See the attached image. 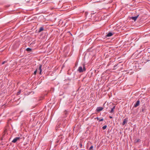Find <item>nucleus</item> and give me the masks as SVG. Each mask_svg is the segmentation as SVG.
Returning a JSON list of instances; mask_svg holds the SVG:
<instances>
[{"label":"nucleus","mask_w":150,"mask_h":150,"mask_svg":"<svg viewBox=\"0 0 150 150\" xmlns=\"http://www.w3.org/2000/svg\"><path fill=\"white\" fill-rule=\"evenodd\" d=\"M9 129V125L8 123L7 124L6 126L4 128V134L3 135V136H4L6 134H8V131Z\"/></svg>","instance_id":"nucleus-1"},{"label":"nucleus","mask_w":150,"mask_h":150,"mask_svg":"<svg viewBox=\"0 0 150 150\" xmlns=\"http://www.w3.org/2000/svg\"><path fill=\"white\" fill-rule=\"evenodd\" d=\"M86 70V69L84 65H83V68H82V67H79L78 69V71H79L80 73H81L85 71Z\"/></svg>","instance_id":"nucleus-2"},{"label":"nucleus","mask_w":150,"mask_h":150,"mask_svg":"<svg viewBox=\"0 0 150 150\" xmlns=\"http://www.w3.org/2000/svg\"><path fill=\"white\" fill-rule=\"evenodd\" d=\"M140 104V100H138L137 101L136 103L134 105V107L135 108H136L138 106H139Z\"/></svg>","instance_id":"nucleus-3"},{"label":"nucleus","mask_w":150,"mask_h":150,"mask_svg":"<svg viewBox=\"0 0 150 150\" xmlns=\"http://www.w3.org/2000/svg\"><path fill=\"white\" fill-rule=\"evenodd\" d=\"M103 109V107H99L97 108L96 111L97 112H98L102 110Z\"/></svg>","instance_id":"nucleus-4"},{"label":"nucleus","mask_w":150,"mask_h":150,"mask_svg":"<svg viewBox=\"0 0 150 150\" xmlns=\"http://www.w3.org/2000/svg\"><path fill=\"white\" fill-rule=\"evenodd\" d=\"M20 139V137H16L12 141V142L13 143H15L17 140Z\"/></svg>","instance_id":"nucleus-5"},{"label":"nucleus","mask_w":150,"mask_h":150,"mask_svg":"<svg viewBox=\"0 0 150 150\" xmlns=\"http://www.w3.org/2000/svg\"><path fill=\"white\" fill-rule=\"evenodd\" d=\"M142 110L140 111L141 112H142V113H144L146 111L145 108L144 107H142L141 108Z\"/></svg>","instance_id":"nucleus-6"},{"label":"nucleus","mask_w":150,"mask_h":150,"mask_svg":"<svg viewBox=\"0 0 150 150\" xmlns=\"http://www.w3.org/2000/svg\"><path fill=\"white\" fill-rule=\"evenodd\" d=\"M42 65L40 64L39 67V69L40 70V74H41V72L42 71Z\"/></svg>","instance_id":"nucleus-7"},{"label":"nucleus","mask_w":150,"mask_h":150,"mask_svg":"<svg viewBox=\"0 0 150 150\" xmlns=\"http://www.w3.org/2000/svg\"><path fill=\"white\" fill-rule=\"evenodd\" d=\"M138 16H139V15H138L137 16L132 17H131V19H132V20H134V21H135L137 20V18Z\"/></svg>","instance_id":"nucleus-8"},{"label":"nucleus","mask_w":150,"mask_h":150,"mask_svg":"<svg viewBox=\"0 0 150 150\" xmlns=\"http://www.w3.org/2000/svg\"><path fill=\"white\" fill-rule=\"evenodd\" d=\"M127 118H125L123 120V121L122 122V125H124L127 122Z\"/></svg>","instance_id":"nucleus-9"},{"label":"nucleus","mask_w":150,"mask_h":150,"mask_svg":"<svg viewBox=\"0 0 150 150\" xmlns=\"http://www.w3.org/2000/svg\"><path fill=\"white\" fill-rule=\"evenodd\" d=\"M113 35L112 33L111 32L109 33L106 35L107 37H110L112 36Z\"/></svg>","instance_id":"nucleus-10"},{"label":"nucleus","mask_w":150,"mask_h":150,"mask_svg":"<svg viewBox=\"0 0 150 150\" xmlns=\"http://www.w3.org/2000/svg\"><path fill=\"white\" fill-rule=\"evenodd\" d=\"M115 106H114L113 108H112L111 110L110 111V113H112L113 112L114 110L115 109Z\"/></svg>","instance_id":"nucleus-11"},{"label":"nucleus","mask_w":150,"mask_h":150,"mask_svg":"<svg viewBox=\"0 0 150 150\" xmlns=\"http://www.w3.org/2000/svg\"><path fill=\"white\" fill-rule=\"evenodd\" d=\"M44 30V28L42 27H41L40 28L39 30L38 31L39 32H40Z\"/></svg>","instance_id":"nucleus-12"},{"label":"nucleus","mask_w":150,"mask_h":150,"mask_svg":"<svg viewBox=\"0 0 150 150\" xmlns=\"http://www.w3.org/2000/svg\"><path fill=\"white\" fill-rule=\"evenodd\" d=\"M26 50L28 52H30L32 50L30 48H27L26 49Z\"/></svg>","instance_id":"nucleus-13"},{"label":"nucleus","mask_w":150,"mask_h":150,"mask_svg":"<svg viewBox=\"0 0 150 150\" xmlns=\"http://www.w3.org/2000/svg\"><path fill=\"white\" fill-rule=\"evenodd\" d=\"M97 120H99V122L102 121L103 120V118L101 119H99V118L98 117L96 118Z\"/></svg>","instance_id":"nucleus-14"},{"label":"nucleus","mask_w":150,"mask_h":150,"mask_svg":"<svg viewBox=\"0 0 150 150\" xmlns=\"http://www.w3.org/2000/svg\"><path fill=\"white\" fill-rule=\"evenodd\" d=\"M140 141V139H136L134 140V142L135 143H137Z\"/></svg>","instance_id":"nucleus-15"},{"label":"nucleus","mask_w":150,"mask_h":150,"mask_svg":"<svg viewBox=\"0 0 150 150\" xmlns=\"http://www.w3.org/2000/svg\"><path fill=\"white\" fill-rule=\"evenodd\" d=\"M107 125H105L102 127V129H103L104 130V129H106V128H107Z\"/></svg>","instance_id":"nucleus-16"},{"label":"nucleus","mask_w":150,"mask_h":150,"mask_svg":"<svg viewBox=\"0 0 150 150\" xmlns=\"http://www.w3.org/2000/svg\"><path fill=\"white\" fill-rule=\"evenodd\" d=\"M93 148V146H91L89 148V150H91Z\"/></svg>","instance_id":"nucleus-17"},{"label":"nucleus","mask_w":150,"mask_h":150,"mask_svg":"<svg viewBox=\"0 0 150 150\" xmlns=\"http://www.w3.org/2000/svg\"><path fill=\"white\" fill-rule=\"evenodd\" d=\"M20 93H21V91L20 90L17 92V95H19L20 94Z\"/></svg>","instance_id":"nucleus-18"},{"label":"nucleus","mask_w":150,"mask_h":150,"mask_svg":"<svg viewBox=\"0 0 150 150\" xmlns=\"http://www.w3.org/2000/svg\"><path fill=\"white\" fill-rule=\"evenodd\" d=\"M37 69L34 71V74L35 75L36 74V73H37Z\"/></svg>","instance_id":"nucleus-19"},{"label":"nucleus","mask_w":150,"mask_h":150,"mask_svg":"<svg viewBox=\"0 0 150 150\" xmlns=\"http://www.w3.org/2000/svg\"><path fill=\"white\" fill-rule=\"evenodd\" d=\"M80 147V148H82V144L81 143H80L79 144Z\"/></svg>","instance_id":"nucleus-20"},{"label":"nucleus","mask_w":150,"mask_h":150,"mask_svg":"<svg viewBox=\"0 0 150 150\" xmlns=\"http://www.w3.org/2000/svg\"><path fill=\"white\" fill-rule=\"evenodd\" d=\"M6 62H7V61H4V62H2V64H4V63H6Z\"/></svg>","instance_id":"nucleus-21"},{"label":"nucleus","mask_w":150,"mask_h":150,"mask_svg":"<svg viewBox=\"0 0 150 150\" xmlns=\"http://www.w3.org/2000/svg\"><path fill=\"white\" fill-rule=\"evenodd\" d=\"M109 118H110L111 119V118H112V116H109Z\"/></svg>","instance_id":"nucleus-22"},{"label":"nucleus","mask_w":150,"mask_h":150,"mask_svg":"<svg viewBox=\"0 0 150 150\" xmlns=\"http://www.w3.org/2000/svg\"><path fill=\"white\" fill-rule=\"evenodd\" d=\"M146 60L147 61V62H148V61H150V60L147 59Z\"/></svg>","instance_id":"nucleus-23"},{"label":"nucleus","mask_w":150,"mask_h":150,"mask_svg":"<svg viewBox=\"0 0 150 150\" xmlns=\"http://www.w3.org/2000/svg\"><path fill=\"white\" fill-rule=\"evenodd\" d=\"M29 1H26V2H28Z\"/></svg>","instance_id":"nucleus-24"}]
</instances>
